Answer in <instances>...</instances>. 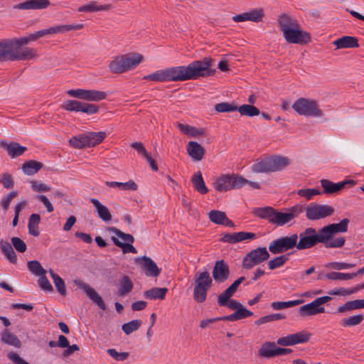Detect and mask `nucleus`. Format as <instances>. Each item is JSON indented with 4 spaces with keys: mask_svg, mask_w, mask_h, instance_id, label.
I'll return each mask as SVG.
<instances>
[{
    "mask_svg": "<svg viewBox=\"0 0 364 364\" xmlns=\"http://www.w3.org/2000/svg\"><path fill=\"white\" fill-rule=\"evenodd\" d=\"M36 50L31 48H17L12 50L11 61L26 60L36 57Z\"/></svg>",
    "mask_w": 364,
    "mask_h": 364,
    "instance_id": "5701e85b",
    "label": "nucleus"
},
{
    "mask_svg": "<svg viewBox=\"0 0 364 364\" xmlns=\"http://www.w3.org/2000/svg\"><path fill=\"white\" fill-rule=\"evenodd\" d=\"M11 245L15 250L21 253H23L26 251L27 247L25 242L18 237H13L11 238Z\"/></svg>",
    "mask_w": 364,
    "mask_h": 364,
    "instance_id": "69168bd1",
    "label": "nucleus"
},
{
    "mask_svg": "<svg viewBox=\"0 0 364 364\" xmlns=\"http://www.w3.org/2000/svg\"><path fill=\"white\" fill-rule=\"evenodd\" d=\"M324 311V307L318 306L314 300L309 304L301 306L299 309V313L302 317L316 315L318 314L323 313Z\"/></svg>",
    "mask_w": 364,
    "mask_h": 364,
    "instance_id": "a878e982",
    "label": "nucleus"
},
{
    "mask_svg": "<svg viewBox=\"0 0 364 364\" xmlns=\"http://www.w3.org/2000/svg\"><path fill=\"white\" fill-rule=\"evenodd\" d=\"M79 287L84 290L87 296L95 303L100 309L102 310L106 309V305L102 299V297L97 294V292L92 288L90 286L85 283L80 282L78 284Z\"/></svg>",
    "mask_w": 364,
    "mask_h": 364,
    "instance_id": "412c9836",
    "label": "nucleus"
},
{
    "mask_svg": "<svg viewBox=\"0 0 364 364\" xmlns=\"http://www.w3.org/2000/svg\"><path fill=\"white\" fill-rule=\"evenodd\" d=\"M292 109L301 116L321 117L323 115L318 102L312 99L301 97L296 100L291 106Z\"/></svg>",
    "mask_w": 364,
    "mask_h": 364,
    "instance_id": "39448f33",
    "label": "nucleus"
},
{
    "mask_svg": "<svg viewBox=\"0 0 364 364\" xmlns=\"http://www.w3.org/2000/svg\"><path fill=\"white\" fill-rule=\"evenodd\" d=\"M187 153L195 161H201L205 155V149L198 142L191 141L187 144Z\"/></svg>",
    "mask_w": 364,
    "mask_h": 364,
    "instance_id": "4be33fe9",
    "label": "nucleus"
},
{
    "mask_svg": "<svg viewBox=\"0 0 364 364\" xmlns=\"http://www.w3.org/2000/svg\"><path fill=\"white\" fill-rule=\"evenodd\" d=\"M12 45L9 40L0 42V60L11 61Z\"/></svg>",
    "mask_w": 364,
    "mask_h": 364,
    "instance_id": "58836bf2",
    "label": "nucleus"
},
{
    "mask_svg": "<svg viewBox=\"0 0 364 364\" xmlns=\"http://www.w3.org/2000/svg\"><path fill=\"white\" fill-rule=\"evenodd\" d=\"M259 355L263 358H274L277 356V345L274 342H264L259 349Z\"/></svg>",
    "mask_w": 364,
    "mask_h": 364,
    "instance_id": "7c9ffc66",
    "label": "nucleus"
},
{
    "mask_svg": "<svg viewBox=\"0 0 364 364\" xmlns=\"http://www.w3.org/2000/svg\"><path fill=\"white\" fill-rule=\"evenodd\" d=\"M69 144L75 149H84L87 147V133L73 136L70 139Z\"/></svg>",
    "mask_w": 364,
    "mask_h": 364,
    "instance_id": "79ce46f5",
    "label": "nucleus"
},
{
    "mask_svg": "<svg viewBox=\"0 0 364 364\" xmlns=\"http://www.w3.org/2000/svg\"><path fill=\"white\" fill-rule=\"evenodd\" d=\"M41 221V216L37 213H33L30 215L28 223V233L34 237L40 235L38 225Z\"/></svg>",
    "mask_w": 364,
    "mask_h": 364,
    "instance_id": "f704fd0d",
    "label": "nucleus"
},
{
    "mask_svg": "<svg viewBox=\"0 0 364 364\" xmlns=\"http://www.w3.org/2000/svg\"><path fill=\"white\" fill-rule=\"evenodd\" d=\"M106 185L109 187L117 188L123 191H136L138 188L137 184L132 180H129L126 183L107 181Z\"/></svg>",
    "mask_w": 364,
    "mask_h": 364,
    "instance_id": "ea45409f",
    "label": "nucleus"
},
{
    "mask_svg": "<svg viewBox=\"0 0 364 364\" xmlns=\"http://www.w3.org/2000/svg\"><path fill=\"white\" fill-rule=\"evenodd\" d=\"M311 334L305 331H302L296 333L291 334L294 345L299 343H304L309 341Z\"/></svg>",
    "mask_w": 364,
    "mask_h": 364,
    "instance_id": "680f3d73",
    "label": "nucleus"
},
{
    "mask_svg": "<svg viewBox=\"0 0 364 364\" xmlns=\"http://www.w3.org/2000/svg\"><path fill=\"white\" fill-rule=\"evenodd\" d=\"M297 194L301 197L305 198L307 200H309L314 196L321 194V192L316 188H305L298 190Z\"/></svg>",
    "mask_w": 364,
    "mask_h": 364,
    "instance_id": "338daca9",
    "label": "nucleus"
},
{
    "mask_svg": "<svg viewBox=\"0 0 364 364\" xmlns=\"http://www.w3.org/2000/svg\"><path fill=\"white\" fill-rule=\"evenodd\" d=\"M43 166L41 162L29 160L22 164V170L24 173L31 176L36 173Z\"/></svg>",
    "mask_w": 364,
    "mask_h": 364,
    "instance_id": "e433bc0d",
    "label": "nucleus"
},
{
    "mask_svg": "<svg viewBox=\"0 0 364 364\" xmlns=\"http://www.w3.org/2000/svg\"><path fill=\"white\" fill-rule=\"evenodd\" d=\"M0 249L1 253L11 264L17 263V256L14 250V248L10 242L6 240H0Z\"/></svg>",
    "mask_w": 364,
    "mask_h": 364,
    "instance_id": "bb28decb",
    "label": "nucleus"
},
{
    "mask_svg": "<svg viewBox=\"0 0 364 364\" xmlns=\"http://www.w3.org/2000/svg\"><path fill=\"white\" fill-rule=\"evenodd\" d=\"M209 289L203 287L200 284L195 285L193 290V299L198 303H203L205 301L207 291Z\"/></svg>",
    "mask_w": 364,
    "mask_h": 364,
    "instance_id": "3c124183",
    "label": "nucleus"
},
{
    "mask_svg": "<svg viewBox=\"0 0 364 364\" xmlns=\"http://www.w3.org/2000/svg\"><path fill=\"white\" fill-rule=\"evenodd\" d=\"M208 217L210 220L215 224L230 228L235 227V223L227 217L225 212L213 210L209 212Z\"/></svg>",
    "mask_w": 364,
    "mask_h": 364,
    "instance_id": "aec40b11",
    "label": "nucleus"
},
{
    "mask_svg": "<svg viewBox=\"0 0 364 364\" xmlns=\"http://www.w3.org/2000/svg\"><path fill=\"white\" fill-rule=\"evenodd\" d=\"M345 242L346 240L344 237H339L336 238H333L332 237L329 240L322 243L324 244V246L326 248H338L343 247Z\"/></svg>",
    "mask_w": 364,
    "mask_h": 364,
    "instance_id": "0e129e2a",
    "label": "nucleus"
},
{
    "mask_svg": "<svg viewBox=\"0 0 364 364\" xmlns=\"http://www.w3.org/2000/svg\"><path fill=\"white\" fill-rule=\"evenodd\" d=\"M50 4L49 0H27L13 6L14 10H37L47 8Z\"/></svg>",
    "mask_w": 364,
    "mask_h": 364,
    "instance_id": "f3484780",
    "label": "nucleus"
},
{
    "mask_svg": "<svg viewBox=\"0 0 364 364\" xmlns=\"http://www.w3.org/2000/svg\"><path fill=\"white\" fill-rule=\"evenodd\" d=\"M289 255L290 253L287 255H282L272 260H269L268 262L269 269L270 270H273L283 266L289 260Z\"/></svg>",
    "mask_w": 364,
    "mask_h": 364,
    "instance_id": "5fc2aeb1",
    "label": "nucleus"
},
{
    "mask_svg": "<svg viewBox=\"0 0 364 364\" xmlns=\"http://www.w3.org/2000/svg\"><path fill=\"white\" fill-rule=\"evenodd\" d=\"M306 217L309 220H318L331 216L334 213V208L328 205L311 203L304 207Z\"/></svg>",
    "mask_w": 364,
    "mask_h": 364,
    "instance_id": "9b49d317",
    "label": "nucleus"
},
{
    "mask_svg": "<svg viewBox=\"0 0 364 364\" xmlns=\"http://www.w3.org/2000/svg\"><path fill=\"white\" fill-rule=\"evenodd\" d=\"M349 222L348 218H344L339 223L330 224L321 228L326 242L329 240L336 233L347 232Z\"/></svg>",
    "mask_w": 364,
    "mask_h": 364,
    "instance_id": "dca6fc26",
    "label": "nucleus"
},
{
    "mask_svg": "<svg viewBox=\"0 0 364 364\" xmlns=\"http://www.w3.org/2000/svg\"><path fill=\"white\" fill-rule=\"evenodd\" d=\"M196 285L200 284L203 287L210 289L213 284V279L208 271L197 273L195 277Z\"/></svg>",
    "mask_w": 364,
    "mask_h": 364,
    "instance_id": "37998d69",
    "label": "nucleus"
},
{
    "mask_svg": "<svg viewBox=\"0 0 364 364\" xmlns=\"http://www.w3.org/2000/svg\"><path fill=\"white\" fill-rule=\"evenodd\" d=\"M49 272L58 293L62 296H65L67 294V291L64 281L58 274H55L53 270L50 269Z\"/></svg>",
    "mask_w": 364,
    "mask_h": 364,
    "instance_id": "de8ad7c7",
    "label": "nucleus"
},
{
    "mask_svg": "<svg viewBox=\"0 0 364 364\" xmlns=\"http://www.w3.org/2000/svg\"><path fill=\"white\" fill-rule=\"evenodd\" d=\"M107 230L110 232L114 233L117 236L122 239L123 240L127 242V243H124L119 241L117 237L112 236L111 240L113 243L120 247L122 250L123 253L132 252L134 254L137 253L136 249L132 245L134 242V237L128 233H124L120 230L117 229L115 227H109Z\"/></svg>",
    "mask_w": 364,
    "mask_h": 364,
    "instance_id": "9d476101",
    "label": "nucleus"
},
{
    "mask_svg": "<svg viewBox=\"0 0 364 364\" xmlns=\"http://www.w3.org/2000/svg\"><path fill=\"white\" fill-rule=\"evenodd\" d=\"M0 341L2 343L19 348L21 347V342L19 338L8 328H4L0 333Z\"/></svg>",
    "mask_w": 364,
    "mask_h": 364,
    "instance_id": "b1692460",
    "label": "nucleus"
},
{
    "mask_svg": "<svg viewBox=\"0 0 364 364\" xmlns=\"http://www.w3.org/2000/svg\"><path fill=\"white\" fill-rule=\"evenodd\" d=\"M362 314H357L347 318H344L341 321V325L344 327H351L360 324L363 321Z\"/></svg>",
    "mask_w": 364,
    "mask_h": 364,
    "instance_id": "8fccbe9b",
    "label": "nucleus"
},
{
    "mask_svg": "<svg viewBox=\"0 0 364 364\" xmlns=\"http://www.w3.org/2000/svg\"><path fill=\"white\" fill-rule=\"evenodd\" d=\"M141 325V321L140 320H132L128 323H124L122 326V329L125 334L129 335L132 332L138 330Z\"/></svg>",
    "mask_w": 364,
    "mask_h": 364,
    "instance_id": "bf43d9fd",
    "label": "nucleus"
},
{
    "mask_svg": "<svg viewBox=\"0 0 364 364\" xmlns=\"http://www.w3.org/2000/svg\"><path fill=\"white\" fill-rule=\"evenodd\" d=\"M289 164L287 157L272 156L256 162L252 166L255 173H269L282 170Z\"/></svg>",
    "mask_w": 364,
    "mask_h": 364,
    "instance_id": "20e7f679",
    "label": "nucleus"
},
{
    "mask_svg": "<svg viewBox=\"0 0 364 364\" xmlns=\"http://www.w3.org/2000/svg\"><path fill=\"white\" fill-rule=\"evenodd\" d=\"M325 277L331 280H349L354 278L355 274H351L350 273L331 272L326 274Z\"/></svg>",
    "mask_w": 364,
    "mask_h": 364,
    "instance_id": "4d7b16f0",
    "label": "nucleus"
},
{
    "mask_svg": "<svg viewBox=\"0 0 364 364\" xmlns=\"http://www.w3.org/2000/svg\"><path fill=\"white\" fill-rule=\"evenodd\" d=\"M0 146L6 150L8 155L12 159L22 156L27 150L26 146H21L19 143L15 141L8 144L5 141H1Z\"/></svg>",
    "mask_w": 364,
    "mask_h": 364,
    "instance_id": "6ab92c4d",
    "label": "nucleus"
},
{
    "mask_svg": "<svg viewBox=\"0 0 364 364\" xmlns=\"http://www.w3.org/2000/svg\"><path fill=\"white\" fill-rule=\"evenodd\" d=\"M83 24L75 25H58L46 28L47 34L63 33L73 30H80L83 28Z\"/></svg>",
    "mask_w": 364,
    "mask_h": 364,
    "instance_id": "2f4dec72",
    "label": "nucleus"
},
{
    "mask_svg": "<svg viewBox=\"0 0 364 364\" xmlns=\"http://www.w3.org/2000/svg\"><path fill=\"white\" fill-rule=\"evenodd\" d=\"M168 292L167 288L153 287L144 292V296L147 299H164Z\"/></svg>",
    "mask_w": 364,
    "mask_h": 364,
    "instance_id": "c9c22d12",
    "label": "nucleus"
},
{
    "mask_svg": "<svg viewBox=\"0 0 364 364\" xmlns=\"http://www.w3.org/2000/svg\"><path fill=\"white\" fill-rule=\"evenodd\" d=\"M245 279V277H240L236 279L229 287H228L223 293L220 298L223 301H226L227 298H231L236 292L238 287Z\"/></svg>",
    "mask_w": 364,
    "mask_h": 364,
    "instance_id": "a18cd8bd",
    "label": "nucleus"
},
{
    "mask_svg": "<svg viewBox=\"0 0 364 364\" xmlns=\"http://www.w3.org/2000/svg\"><path fill=\"white\" fill-rule=\"evenodd\" d=\"M28 269L31 272L36 276H41L46 274L45 269L42 267L40 262L37 260L29 261L27 263Z\"/></svg>",
    "mask_w": 364,
    "mask_h": 364,
    "instance_id": "052dcab7",
    "label": "nucleus"
},
{
    "mask_svg": "<svg viewBox=\"0 0 364 364\" xmlns=\"http://www.w3.org/2000/svg\"><path fill=\"white\" fill-rule=\"evenodd\" d=\"M213 62L211 58L205 57L200 60L193 61L186 66L166 68L168 82L186 81L212 76L215 72V70L211 68Z\"/></svg>",
    "mask_w": 364,
    "mask_h": 364,
    "instance_id": "f257e3e1",
    "label": "nucleus"
},
{
    "mask_svg": "<svg viewBox=\"0 0 364 364\" xmlns=\"http://www.w3.org/2000/svg\"><path fill=\"white\" fill-rule=\"evenodd\" d=\"M246 13L247 21L259 23L262 21L264 16L262 9H254Z\"/></svg>",
    "mask_w": 364,
    "mask_h": 364,
    "instance_id": "603ef678",
    "label": "nucleus"
},
{
    "mask_svg": "<svg viewBox=\"0 0 364 364\" xmlns=\"http://www.w3.org/2000/svg\"><path fill=\"white\" fill-rule=\"evenodd\" d=\"M237 106L233 103L220 102L215 105V109L218 112H231L237 111Z\"/></svg>",
    "mask_w": 364,
    "mask_h": 364,
    "instance_id": "e2e57ef3",
    "label": "nucleus"
},
{
    "mask_svg": "<svg viewBox=\"0 0 364 364\" xmlns=\"http://www.w3.org/2000/svg\"><path fill=\"white\" fill-rule=\"evenodd\" d=\"M82 102L68 100L61 105L62 109L68 112H80Z\"/></svg>",
    "mask_w": 364,
    "mask_h": 364,
    "instance_id": "6e6d98bb",
    "label": "nucleus"
},
{
    "mask_svg": "<svg viewBox=\"0 0 364 364\" xmlns=\"http://www.w3.org/2000/svg\"><path fill=\"white\" fill-rule=\"evenodd\" d=\"M221 297L222 294H220L218 298V304L220 306H228V308L236 311L242 305L237 300L230 299V298H227L226 301H224L221 300Z\"/></svg>",
    "mask_w": 364,
    "mask_h": 364,
    "instance_id": "13d9d810",
    "label": "nucleus"
},
{
    "mask_svg": "<svg viewBox=\"0 0 364 364\" xmlns=\"http://www.w3.org/2000/svg\"><path fill=\"white\" fill-rule=\"evenodd\" d=\"M134 261L135 263L141 264V269L147 277H157L161 272L155 262L149 257H138L134 259Z\"/></svg>",
    "mask_w": 364,
    "mask_h": 364,
    "instance_id": "4468645a",
    "label": "nucleus"
},
{
    "mask_svg": "<svg viewBox=\"0 0 364 364\" xmlns=\"http://www.w3.org/2000/svg\"><path fill=\"white\" fill-rule=\"evenodd\" d=\"M177 127L184 134L190 135L191 136H200L204 133L203 129H198L194 127L181 123H178Z\"/></svg>",
    "mask_w": 364,
    "mask_h": 364,
    "instance_id": "49530a36",
    "label": "nucleus"
},
{
    "mask_svg": "<svg viewBox=\"0 0 364 364\" xmlns=\"http://www.w3.org/2000/svg\"><path fill=\"white\" fill-rule=\"evenodd\" d=\"M143 79L156 82H168L166 68L145 75Z\"/></svg>",
    "mask_w": 364,
    "mask_h": 364,
    "instance_id": "864d4df0",
    "label": "nucleus"
},
{
    "mask_svg": "<svg viewBox=\"0 0 364 364\" xmlns=\"http://www.w3.org/2000/svg\"><path fill=\"white\" fill-rule=\"evenodd\" d=\"M364 309V299L348 301L337 309L338 313H346L355 309Z\"/></svg>",
    "mask_w": 364,
    "mask_h": 364,
    "instance_id": "72a5a7b5",
    "label": "nucleus"
},
{
    "mask_svg": "<svg viewBox=\"0 0 364 364\" xmlns=\"http://www.w3.org/2000/svg\"><path fill=\"white\" fill-rule=\"evenodd\" d=\"M111 4L98 5L97 1H92L88 4L82 5L77 9L78 12H97L102 11H109L111 9Z\"/></svg>",
    "mask_w": 364,
    "mask_h": 364,
    "instance_id": "c85d7f7f",
    "label": "nucleus"
},
{
    "mask_svg": "<svg viewBox=\"0 0 364 364\" xmlns=\"http://www.w3.org/2000/svg\"><path fill=\"white\" fill-rule=\"evenodd\" d=\"M304 211V206L296 204L287 208L284 213L279 212L271 206L255 208L252 213L255 216L267 220L272 225L283 226L298 218Z\"/></svg>",
    "mask_w": 364,
    "mask_h": 364,
    "instance_id": "f03ea898",
    "label": "nucleus"
},
{
    "mask_svg": "<svg viewBox=\"0 0 364 364\" xmlns=\"http://www.w3.org/2000/svg\"><path fill=\"white\" fill-rule=\"evenodd\" d=\"M9 41L12 45V50H16L17 48H21L22 46L27 45L31 42V40L30 39V36L28 35L20 38L9 40Z\"/></svg>",
    "mask_w": 364,
    "mask_h": 364,
    "instance_id": "774afa93",
    "label": "nucleus"
},
{
    "mask_svg": "<svg viewBox=\"0 0 364 364\" xmlns=\"http://www.w3.org/2000/svg\"><path fill=\"white\" fill-rule=\"evenodd\" d=\"M285 40L289 43L306 44L311 41V35L309 33L300 30L299 27H293L291 29H287L283 34Z\"/></svg>",
    "mask_w": 364,
    "mask_h": 364,
    "instance_id": "ddd939ff",
    "label": "nucleus"
},
{
    "mask_svg": "<svg viewBox=\"0 0 364 364\" xmlns=\"http://www.w3.org/2000/svg\"><path fill=\"white\" fill-rule=\"evenodd\" d=\"M87 147L95 146L100 144L106 137L105 132H87Z\"/></svg>",
    "mask_w": 364,
    "mask_h": 364,
    "instance_id": "a19ab883",
    "label": "nucleus"
},
{
    "mask_svg": "<svg viewBox=\"0 0 364 364\" xmlns=\"http://www.w3.org/2000/svg\"><path fill=\"white\" fill-rule=\"evenodd\" d=\"M90 203L95 207L98 216L104 221H109L112 215L108 208L96 198H90Z\"/></svg>",
    "mask_w": 364,
    "mask_h": 364,
    "instance_id": "473e14b6",
    "label": "nucleus"
},
{
    "mask_svg": "<svg viewBox=\"0 0 364 364\" xmlns=\"http://www.w3.org/2000/svg\"><path fill=\"white\" fill-rule=\"evenodd\" d=\"M191 182L195 191L199 193L204 195L208 193V188L205 186L202 173L200 171L192 176Z\"/></svg>",
    "mask_w": 364,
    "mask_h": 364,
    "instance_id": "cd10ccee",
    "label": "nucleus"
},
{
    "mask_svg": "<svg viewBox=\"0 0 364 364\" xmlns=\"http://www.w3.org/2000/svg\"><path fill=\"white\" fill-rule=\"evenodd\" d=\"M333 44L336 48H358V40L356 37L345 36L333 41Z\"/></svg>",
    "mask_w": 364,
    "mask_h": 364,
    "instance_id": "393cba45",
    "label": "nucleus"
},
{
    "mask_svg": "<svg viewBox=\"0 0 364 364\" xmlns=\"http://www.w3.org/2000/svg\"><path fill=\"white\" fill-rule=\"evenodd\" d=\"M296 248L298 250L310 249L318 243L326 242L321 229L318 231L313 228H307L298 235Z\"/></svg>",
    "mask_w": 364,
    "mask_h": 364,
    "instance_id": "423d86ee",
    "label": "nucleus"
},
{
    "mask_svg": "<svg viewBox=\"0 0 364 364\" xmlns=\"http://www.w3.org/2000/svg\"><path fill=\"white\" fill-rule=\"evenodd\" d=\"M253 315V313L248 309H245L243 305H242L238 309H237L233 314L223 316V321H235L241 320L243 318H246L249 316Z\"/></svg>",
    "mask_w": 364,
    "mask_h": 364,
    "instance_id": "c756f323",
    "label": "nucleus"
},
{
    "mask_svg": "<svg viewBox=\"0 0 364 364\" xmlns=\"http://www.w3.org/2000/svg\"><path fill=\"white\" fill-rule=\"evenodd\" d=\"M142 59V55L137 53L118 55L109 63V68L112 73H123L136 68Z\"/></svg>",
    "mask_w": 364,
    "mask_h": 364,
    "instance_id": "7ed1b4c3",
    "label": "nucleus"
},
{
    "mask_svg": "<svg viewBox=\"0 0 364 364\" xmlns=\"http://www.w3.org/2000/svg\"><path fill=\"white\" fill-rule=\"evenodd\" d=\"M245 178L236 174H223L213 183L214 188L219 192H226L242 187Z\"/></svg>",
    "mask_w": 364,
    "mask_h": 364,
    "instance_id": "0eeeda50",
    "label": "nucleus"
},
{
    "mask_svg": "<svg viewBox=\"0 0 364 364\" xmlns=\"http://www.w3.org/2000/svg\"><path fill=\"white\" fill-rule=\"evenodd\" d=\"M321 184L323 188V193L333 194L342 190L347 184L354 185L355 181L353 180H348L335 183L328 179H322L321 180Z\"/></svg>",
    "mask_w": 364,
    "mask_h": 364,
    "instance_id": "a211bd4d",
    "label": "nucleus"
},
{
    "mask_svg": "<svg viewBox=\"0 0 364 364\" xmlns=\"http://www.w3.org/2000/svg\"><path fill=\"white\" fill-rule=\"evenodd\" d=\"M279 26L284 34V31L287 29H291L293 27H299V23L295 19L288 15L283 14L279 18Z\"/></svg>",
    "mask_w": 364,
    "mask_h": 364,
    "instance_id": "4c0bfd02",
    "label": "nucleus"
},
{
    "mask_svg": "<svg viewBox=\"0 0 364 364\" xmlns=\"http://www.w3.org/2000/svg\"><path fill=\"white\" fill-rule=\"evenodd\" d=\"M67 94L73 97L89 102H100L105 100L107 95L105 92L96 90L72 89Z\"/></svg>",
    "mask_w": 364,
    "mask_h": 364,
    "instance_id": "f8f14e48",
    "label": "nucleus"
},
{
    "mask_svg": "<svg viewBox=\"0 0 364 364\" xmlns=\"http://www.w3.org/2000/svg\"><path fill=\"white\" fill-rule=\"evenodd\" d=\"M298 235L284 236L274 240L269 245V250L274 255L281 254L294 247H296Z\"/></svg>",
    "mask_w": 364,
    "mask_h": 364,
    "instance_id": "6e6552de",
    "label": "nucleus"
},
{
    "mask_svg": "<svg viewBox=\"0 0 364 364\" xmlns=\"http://www.w3.org/2000/svg\"><path fill=\"white\" fill-rule=\"evenodd\" d=\"M237 111H238L240 114L247 117L257 116L260 114L259 109L252 105H242L237 107Z\"/></svg>",
    "mask_w": 364,
    "mask_h": 364,
    "instance_id": "09e8293b",
    "label": "nucleus"
},
{
    "mask_svg": "<svg viewBox=\"0 0 364 364\" xmlns=\"http://www.w3.org/2000/svg\"><path fill=\"white\" fill-rule=\"evenodd\" d=\"M269 257V253L265 247L254 249L244 257L242 267L245 269H250L265 262Z\"/></svg>",
    "mask_w": 364,
    "mask_h": 364,
    "instance_id": "1a4fd4ad",
    "label": "nucleus"
},
{
    "mask_svg": "<svg viewBox=\"0 0 364 364\" xmlns=\"http://www.w3.org/2000/svg\"><path fill=\"white\" fill-rule=\"evenodd\" d=\"M133 287L134 284L131 279L128 276L124 275L122 277L119 282V288L118 290V294L120 296H124L128 293L131 292Z\"/></svg>",
    "mask_w": 364,
    "mask_h": 364,
    "instance_id": "c03bdc74",
    "label": "nucleus"
},
{
    "mask_svg": "<svg viewBox=\"0 0 364 364\" xmlns=\"http://www.w3.org/2000/svg\"><path fill=\"white\" fill-rule=\"evenodd\" d=\"M212 274L216 283L225 282L230 274L228 264L223 259L216 261L213 268Z\"/></svg>",
    "mask_w": 364,
    "mask_h": 364,
    "instance_id": "2eb2a0df",
    "label": "nucleus"
}]
</instances>
